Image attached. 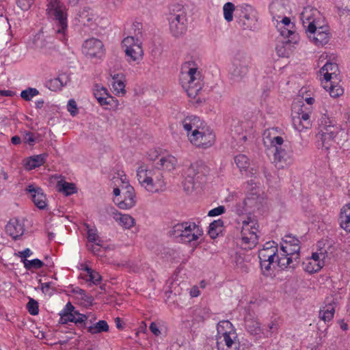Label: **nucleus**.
<instances>
[{
	"instance_id": "f3484780",
	"label": "nucleus",
	"mask_w": 350,
	"mask_h": 350,
	"mask_svg": "<svg viewBox=\"0 0 350 350\" xmlns=\"http://www.w3.org/2000/svg\"><path fill=\"white\" fill-rule=\"evenodd\" d=\"M126 192L124 194V199L122 200H114V202L117 204L118 206L122 209H129L135 205V193L134 188L128 183L125 185Z\"/></svg>"
},
{
	"instance_id": "c85d7f7f",
	"label": "nucleus",
	"mask_w": 350,
	"mask_h": 350,
	"mask_svg": "<svg viewBox=\"0 0 350 350\" xmlns=\"http://www.w3.org/2000/svg\"><path fill=\"white\" fill-rule=\"evenodd\" d=\"M47 157V154H40L30 157L27 163L26 167L29 170H32L36 167H40L43 165Z\"/></svg>"
},
{
	"instance_id": "c756f323",
	"label": "nucleus",
	"mask_w": 350,
	"mask_h": 350,
	"mask_svg": "<svg viewBox=\"0 0 350 350\" xmlns=\"http://www.w3.org/2000/svg\"><path fill=\"white\" fill-rule=\"evenodd\" d=\"M277 129L272 128L266 131L264 133L265 137L269 139L271 145L275 149L277 147H282L284 143V139L280 136H275V132Z\"/></svg>"
},
{
	"instance_id": "58836bf2",
	"label": "nucleus",
	"mask_w": 350,
	"mask_h": 350,
	"mask_svg": "<svg viewBox=\"0 0 350 350\" xmlns=\"http://www.w3.org/2000/svg\"><path fill=\"white\" fill-rule=\"evenodd\" d=\"M224 222L221 219L215 220L209 225L208 233L212 239H215L221 232Z\"/></svg>"
},
{
	"instance_id": "cd10ccee",
	"label": "nucleus",
	"mask_w": 350,
	"mask_h": 350,
	"mask_svg": "<svg viewBox=\"0 0 350 350\" xmlns=\"http://www.w3.org/2000/svg\"><path fill=\"white\" fill-rule=\"evenodd\" d=\"M334 81H323V87L327 92H329L330 96L337 98L341 96L344 90L338 85H334Z\"/></svg>"
},
{
	"instance_id": "c9c22d12",
	"label": "nucleus",
	"mask_w": 350,
	"mask_h": 350,
	"mask_svg": "<svg viewBox=\"0 0 350 350\" xmlns=\"http://www.w3.org/2000/svg\"><path fill=\"white\" fill-rule=\"evenodd\" d=\"M300 247L299 244L288 245L287 243L282 244L281 250L283 252L284 255L292 256L295 261L297 260L299 256V251Z\"/></svg>"
},
{
	"instance_id": "2eb2a0df",
	"label": "nucleus",
	"mask_w": 350,
	"mask_h": 350,
	"mask_svg": "<svg viewBox=\"0 0 350 350\" xmlns=\"http://www.w3.org/2000/svg\"><path fill=\"white\" fill-rule=\"evenodd\" d=\"M83 53L90 57H101L104 55L103 44L96 38L86 40L83 44Z\"/></svg>"
},
{
	"instance_id": "9d476101",
	"label": "nucleus",
	"mask_w": 350,
	"mask_h": 350,
	"mask_svg": "<svg viewBox=\"0 0 350 350\" xmlns=\"http://www.w3.org/2000/svg\"><path fill=\"white\" fill-rule=\"evenodd\" d=\"M258 222L250 217L243 221L241 230V246L244 249H252L258 243Z\"/></svg>"
},
{
	"instance_id": "a18cd8bd",
	"label": "nucleus",
	"mask_w": 350,
	"mask_h": 350,
	"mask_svg": "<svg viewBox=\"0 0 350 350\" xmlns=\"http://www.w3.org/2000/svg\"><path fill=\"white\" fill-rule=\"evenodd\" d=\"M39 140V135H36L35 133L30 131H25L23 135V141L24 143L29 144V146H33L36 142Z\"/></svg>"
},
{
	"instance_id": "ddd939ff",
	"label": "nucleus",
	"mask_w": 350,
	"mask_h": 350,
	"mask_svg": "<svg viewBox=\"0 0 350 350\" xmlns=\"http://www.w3.org/2000/svg\"><path fill=\"white\" fill-rule=\"evenodd\" d=\"M322 243H318V248L313 252L312 256L308 258V273H312L319 271L324 265V260L327 256V251L321 247Z\"/></svg>"
},
{
	"instance_id": "c03bdc74",
	"label": "nucleus",
	"mask_w": 350,
	"mask_h": 350,
	"mask_svg": "<svg viewBox=\"0 0 350 350\" xmlns=\"http://www.w3.org/2000/svg\"><path fill=\"white\" fill-rule=\"evenodd\" d=\"M235 6L231 2L226 3L223 7L224 16L226 21L230 22L233 19V12L234 11Z\"/></svg>"
},
{
	"instance_id": "1a4fd4ad",
	"label": "nucleus",
	"mask_w": 350,
	"mask_h": 350,
	"mask_svg": "<svg viewBox=\"0 0 350 350\" xmlns=\"http://www.w3.org/2000/svg\"><path fill=\"white\" fill-rule=\"evenodd\" d=\"M208 167L202 161H196L191 163L185 170V183H188L190 185L187 187L193 188L196 183L201 184L204 182L205 177L209 174Z\"/></svg>"
},
{
	"instance_id": "680f3d73",
	"label": "nucleus",
	"mask_w": 350,
	"mask_h": 350,
	"mask_svg": "<svg viewBox=\"0 0 350 350\" xmlns=\"http://www.w3.org/2000/svg\"><path fill=\"white\" fill-rule=\"evenodd\" d=\"M76 317V313L72 312L68 314H61L60 320L62 323H67L68 322H74Z\"/></svg>"
},
{
	"instance_id": "39448f33",
	"label": "nucleus",
	"mask_w": 350,
	"mask_h": 350,
	"mask_svg": "<svg viewBox=\"0 0 350 350\" xmlns=\"http://www.w3.org/2000/svg\"><path fill=\"white\" fill-rule=\"evenodd\" d=\"M170 236L179 239L180 241L191 243L197 241L203 234L202 229L194 222H183L175 224L169 231Z\"/></svg>"
},
{
	"instance_id": "4be33fe9",
	"label": "nucleus",
	"mask_w": 350,
	"mask_h": 350,
	"mask_svg": "<svg viewBox=\"0 0 350 350\" xmlns=\"http://www.w3.org/2000/svg\"><path fill=\"white\" fill-rule=\"evenodd\" d=\"M269 10L273 18L275 17L282 18L287 11L286 0L273 1L269 5Z\"/></svg>"
},
{
	"instance_id": "bf43d9fd",
	"label": "nucleus",
	"mask_w": 350,
	"mask_h": 350,
	"mask_svg": "<svg viewBox=\"0 0 350 350\" xmlns=\"http://www.w3.org/2000/svg\"><path fill=\"white\" fill-rule=\"evenodd\" d=\"M250 19L251 18L249 14L243 13V16H240L239 23L244 28H248L250 27V24L249 23Z\"/></svg>"
},
{
	"instance_id": "69168bd1",
	"label": "nucleus",
	"mask_w": 350,
	"mask_h": 350,
	"mask_svg": "<svg viewBox=\"0 0 350 350\" xmlns=\"http://www.w3.org/2000/svg\"><path fill=\"white\" fill-rule=\"evenodd\" d=\"M53 40H54V39L50 36L44 38L41 41L40 47L44 48V49L51 48V45L53 43Z\"/></svg>"
},
{
	"instance_id": "bb28decb",
	"label": "nucleus",
	"mask_w": 350,
	"mask_h": 350,
	"mask_svg": "<svg viewBox=\"0 0 350 350\" xmlns=\"http://www.w3.org/2000/svg\"><path fill=\"white\" fill-rule=\"evenodd\" d=\"M115 220L123 228L129 229L135 224V219L133 217L127 214H121L113 213Z\"/></svg>"
},
{
	"instance_id": "864d4df0",
	"label": "nucleus",
	"mask_w": 350,
	"mask_h": 350,
	"mask_svg": "<svg viewBox=\"0 0 350 350\" xmlns=\"http://www.w3.org/2000/svg\"><path fill=\"white\" fill-rule=\"evenodd\" d=\"M260 268L262 272V274L265 276H269L271 275V265L270 262H267L264 260H260Z\"/></svg>"
},
{
	"instance_id": "a878e982",
	"label": "nucleus",
	"mask_w": 350,
	"mask_h": 350,
	"mask_svg": "<svg viewBox=\"0 0 350 350\" xmlns=\"http://www.w3.org/2000/svg\"><path fill=\"white\" fill-rule=\"evenodd\" d=\"M79 23L83 25H90L94 20V14L90 11V8L85 7L80 10L77 18Z\"/></svg>"
},
{
	"instance_id": "13d9d810",
	"label": "nucleus",
	"mask_w": 350,
	"mask_h": 350,
	"mask_svg": "<svg viewBox=\"0 0 350 350\" xmlns=\"http://www.w3.org/2000/svg\"><path fill=\"white\" fill-rule=\"evenodd\" d=\"M88 250L91 251L95 255H100L101 245L100 243H91L87 244Z\"/></svg>"
},
{
	"instance_id": "0eeeda50",
	"label": "nucleus",
	"mask_w": 350,
	"mask_h": 350,
	"mask_svg": "<svg viewBox=\"0 0 350 350\" xmlns=\"http://www.w3.org/2000/svg\"><path fill=\"white\" fill-rule=\"evenodd\" d=\"M168 17L170 30L174 37H180L187 31V18L180 5H174Z\"/></svg>"
},
{
	"instance_id": "5701e85b",
	"label": "nucleus",
	"mask_w": 350,
	"mask_h": 350,
	"mask_svg": "<svg viewBox=\"0 0 350 350\" xmlns=\"http://www.w3.org/2000/svg\"><path fill=\"white\" fill-rule=\"evenodd\" d=\"M158 164L160 165V167L158 168L159 170L170 172L176 168L177 159L172 154H167L162 156L159 159Z\"/></svg>"
},
{
	"instance_id": "774afa93",
	"label": "nucleus",
	"mask_w": 350,
	"mask_h": 350,
	"mask_svg": "<svg viewBox=\"0 0 350 350\" xmlns=\"http://www.w3.org/2000/svg\"><path fill=\"white\" fill-rule=\"evenodd\" d=\"M88 239L89 242L90 243H96L98 240V237L96 233V232L90 229L88 231Z\"/></svg>"
},
{
	"instance_id": "0e129e2a",
	"label": "nucleus",
	"mask_w": 350,
	"mask_h": 350,
	"mask_svg": "<svg viewBox=\"0 0 350 350\" xmlns=\"http://www.w3.org/2000/svg\"><path fill=\"white\" fill-rule=\"evenodd\" d=\"M90 281L92 282L94 284H98L101 280V275L96 271L91 272V274L89 275Z\"/></svg>"
},
{
	"instance_id": "09e8293b",
	"label": "nucleus",
	"mask_w": 350,
	"mask_h": 350,
	"mask_svg": "<svg viewBox=\"0 0 350 350\" xmlns=\"http://www.w3.org/2000/svg\"><path fill=\"white\" fill-rule=\"evenodd\" d=\"M287 153L282 147H277L273 154V159L275 162H282L286 161Z\"/></svg>"
},
{
	"instance_id": "6e6552de",
	"label": "nucleus",
	"mask_w": 350,
	"mask_h": 350,
	"mask_svg": "<svg viewBox=\"0 0 350 350\" xmlns=\"http://www.w3.org/2000/svg\"><path fill=\"white\" fill-rule=\"evenodd\" d=\"M304 94L302 95L299 94L295 99L292 104V122L293 127L296 131L300 133L304 132L305 126L304 122L306 121V107H305V102L306 98H304Z\"/></svg>"
},
{
	"instance_id": "f8f14e48",
	"label": "nucleus",
	"mask_w": 350,
	"mask_h": 350,
	"mask_svg": "<svg viewBox=\"0 0 350 350\" xmlns=\"http://www.w3.org/2000/svg\"><path fill=\"white\" fill-rule=\"evenodd\" d=\"M332 123V121L325 114L321 120V145L322 148H325L326 150H328L332 145L334 139L337 133V129Z\"/></svg>"
},
{
	"instance_id": "20e7f679",
	"label": "nucleus",
	"mask_w": 350,
	"mask_h": 350,
	"mask_svg": "<svg viewBox=\"0 0 350 350\" xmlns=\"http://www.w3.org/2000/svg\"><path fill=\"white\" fill-rule=\"evenodd\" d=\"M137 176L139 184L149 192H158L165 185L163 176L158 168L148 170L141 165L137 170Z\"/></svg>"
},
{
	"instance_id": "79ce46f5",
	"label": "nucleus",
	"mask_w": 350,
	"mask_h": 350,
	"mask_svg": "<svg viewBox=\"0 0 350 350\" xmlns=\"http://www.w3.org/2000/svg\"><path fill=\"white\" fill-rule=\"evenodd\" d=\"M293 258L292 256H285L284 254H282L281 257H278L277 260L278 266L282 269L289 268H294L295 264L293 262Z\"/></svg>"
},
{
	"instance_id": "423d86ee",
	"label": "nucleus",
	"mask_w": 350,
	"mask_h": 350,
	"mask_svg": "<svg viewBox=\"0 0 350 350\" xmlns=\"http://www.w3.org/2000/svg\"><path fill=\"white\" fill-rule=\"evenodd\" d=\"M250 64L251 57L245 51H238L234 57L230 69V80L233 83L242 81L248 73Z\"/></svg>"
},
{
	"instance_id": "37998d69",
	"label": "nucleus",
	"mask_w": 350,
	"mask_h": 350,
	"mask_svg": "<svg viewBox=\"0 0 350 350\" xmlns=\"http://www.w3.org/2000/svg\"><path fill=\"white\" fill-rule=\"evenodd\" d=\"M23 262L26 269L30 270L31 269H39L44 266V262L40 259L35 258L31 260L23 259Z\"/></svg>"
},
{
	"instance_id": "f704fd0d",
	"label": "nucleus",
	"mask_w": 350,
	"mask_h": 350,
	"mask_svg": "<svg viewBox=\"0 0 350 350\" xmlns=\"http://www.w3.org/2000/svg\"><path fill=\"white\" fill-rule=\"evenodd\" d=\"M280 35L282 37V40L288 41L291 43H297L298 35L295 31L290 29L288 27H280L279 28Z\"/></svg>"
},
{
	"instance_id": "5fc2aeb1",
	"label": "nucleus",
	"mask_w": 350,
	"mask_h": 350,
	"mask_svg": "<svg viewBox=\"0 0 350 350\" xmlns=\"http://www.w3.org/2000/svg\"><path fill=\"white\" fill-rule=\"evenodd\" d=\"M264 83L266 84V85L262 89V97H263L264 98H266L269 95V92L270 90L273 86V83L272 80L269 78H265L264 80Z\"/></svg>"
},
{
	"instance_id": "ea45409f",
	"label": "nucleus",
	"mask_w": 350,
	"mask_h": 350,
	"mask_svg": "<svg viewBox=\"0 0 350 350\" xmlns=\"http://www.w3.org/2000/svg\"><path fill=\"white\" fill-rule=\"evenodd\" d=\"M217 336H226L232 332V325L229 321H221L217 326Z\"/></svg>"
},
{
	"instance_id": "9b49d317",
	"label": "nucleus",
	"mask_w": 350,
	"mask_h": 350,
	"mask_svg": "<svg viewBox=\"0 0 350 350\" xmlns=\"http://www.w3.org/2000/svg\"><path fill=\"white\" fill-rule=\"evenodd\" d=\"M190 142L196 146L207 148L213 146L215 135L213 131L204 126L199 132L187 133Z\"/></svg>"
},
{
	"instance_id": "a211bd4d",
	"label": "nucleus",
	"mask_w": 350,
	"mask_h": 350,
	"mask_svg": "<svg viewBox=\"0 0 350 350\" xmlns=\"http://www.w3.org/2000/svg\"><path fill=\"white\" fill-rule=\"evenodd\" d=\"M235 333L233 332L226 336H217V347L218 350H237L238 345L235 342Z\"/></svg>"
},
{
	"instance_id": "4468645a",
	"label": "nucleus",
	"mask_w": 350,
	"mask_h": 350,
	"mask_svg": "<svg viewBox=\"0 0 350 350\" xmlns=\"http://www.w3.org/2000/svg\"><path fill=\"white\" fill-rule=\"evenodd\" d=\"M122 44L126 47V55L129 57V61H139L142 59L143 55V50L141 46V43H139V40H135L133 36H128L125 38Z\"/></svg>"
},
{
	"instance_id": "052dcab7",
	"label": "nucleus",
	"mask_w": 350,
	"mask_h": 350,
	"mask_svg": "<svg viewBox=\"0 0 350 350\" xmlns=\"http://www.w3.org/2000/svg\"><path fill=\"white\" fill-rule=\"evenodd\" d=\"M73 292L77 295H81V299L84 301H86L88 302H92L93 301L92 297L87 295L85 294V291L81 288H77L76 289L73 290Z\"/></svg>"
},
{
	"instance_id": "dca6fc26",
	"label": "nucleus",
	"mask_w": 350,
	"mask_h": 350,
	"mask_svg": "<svg viewBox=\"0 0 350 350\" xmlns=\"http://www.w3.org/2000/svg\"><path fill=\"white\" fill-rule=\"evenodd\" d=\"M25 191L31 194L33 202L38 208L44 209L46 208V198L40 187L29 185L26 187Z\"/></svg>"
},
{
	"instance_id": "603ef678",
	"label": "nucleus",
	"mask_w": 350,
	"mask_h": 350,
	"mask_svg": "<svg viewBox=\"0 0 350 350\" xmlns=\"http://www.w3.org/2000/svg\"><path fill=\"white\" fill-rule=\"evenodd\" d=\"M75 313H76L75 323L81 327H85V321L88 319V317L85 314L79 313L78 311L75 312Z\"/></svg>"
},
{
	"instance_id": "412c9836",
	"label": "nucleus",
	"mask_w": 350,
	"mask_h": 350,
	"mask_svg": "<svg viewBox=\"0 0 350 350\" xmlns=\"http://www.w3.org/2000/svg\"><path fill=\"white\" fill-rule=\"evenodd\" d=\"M320 72L323 75L324 81H332L335 78L338 80V66L336 63L327 62L321 69Z\"/></svg>"
},
{
	"instance_id": "e2e57ef3",
	"label": "nucleus",
	"mask_w": 350,
	"mask_h": 350,
	"mask_svg": "<svg viewBox=\"0 0 350 350\" xmlns=\"http://www.w3.org/2000/svg\"><path fill=\"white\" fill-rule=\"evenodd\" d=\"M225 212V207L224 206H219L209 211L208 215L210 217H215L221 215Z\"/></svg>"
},
{
	"instance_id": "49530a36",
	"label": "nucleus",
	"mask_w": 350,
	"mask_h": 350,
	"mask_svg": "<svg viewBox=\"0 0 350 350\" xmlns=\"http://www.w3.org/2000/svg\"><path fill=\"white\" fill-rule=\"evenodd\" d=\"M234 162L241 171L249 167V159L245 154L237 155L234 157Z\"/></svg>"
},
{
	"instance_id": "6ab92c4d",
	"label": "nucleus",
	"mask_w": 350,
	"mask_h": 350,
	"mask_svg": "<svg viewBox=\"0 0 350 350\" xmlns=\"http://www.w3.org/2000/svg\"><path fill=\"white\" fill-rule=\"evenodd\" d=\"M183 126L189 133L199 132L205 125L199 117L190 116L186 117L182 122Z\"/></svg>"
},
{
	"instance_id": "3c124183",
	"label": "nucleus",
	"mask_w": 350,
	"mask_h": 350,
	"mask_svg": "<svg viewBox=\"0 0 350 350\" xmlns=\"http://www.w3.org/2000/svg\"><path fill=\"white\" fill-rule=\"evenodd\" d=\"M94 97L97 99L99 97L108 96L107 90L104 87H100L98 84L94 85L93 89Z\"/></svg>"
},
{
	"instance_id": "f03ea898",
	"label": "nucleus",
	"mask_w": 350,
	"mask_h": 350,
	"mask_svg": "<svg viewBox=\"0 0 350 350\" xmlns=\"http://www.w3.org/2000/svg\"><path fill=\"white\" fill-rule=\"evenodd\" d=\"M308 39L317 46H322L329 41L328 27L325 17L316 8L310 10L308 15Z\"/></svg>"
},
{
	"instance_id": "4c0bfd02",
	"label": "nucleus",
	"mask_w": 350,
	"mask_h": 350,
	"mask_svg": "<svg viewBox=\"0 0 350 350\" xmlns=\"http://www.w3.org/2000/svg\"><path fill=\"white\" fill-rule=\"evenodd\" d=\"M335 308L333 304H328L321 309L319 311V317L324 322H329L334 317Z\"/></svg>"
},
{
	"instance_id": "338daca9",
	"label": "nucleus",
	"mask_w": 350,
	"mask_h": 350,
	"mask_svg": "<svg viewBox=\"0 0 350 350\" xmlns=\"http://www.w3.org/2000/svg\"><path fill=\"white\" fill-rule=\"evenodd\" d=\"M97 100L101 106L109 105H111L112 97L108 94V96L97 98Z\"/></svg>"
},
{
	"instance_id": "8fccbe9b",
	"label": "nucleus",
	"mask_w": 350,
	"mask_h": 350,
	"mask_svg": "<svg viewBox=\"0 0 350 350\" xmlns=\"http://www.w3.org/2000/svg\"><path fill=\"white\" fill-rule=\"evenodd\" d=\"M27 308L31 315L38 314L39 312L38 301L33 298H29V302L27 304Z\"/></svg>"
},
{
	"instance_id": "4d7b16f0",
	"label": "nucleus",
	"mask_w": 350,
	"mask_h": 350,
	"mask_svg": "<svg viewBox=\"0 0 350 350\" xmlns=\"http://www.w3.org/2000/svg\"><path fill=\"white\" fill-rule=\"evenodd\" d=\"M35 0H17L16 3L17 5L22 10H28L31 6L33 5Z\"/></svg>"
},
{
	"instance_id": "f257e3e1",
	"label": "nucleus",
	"mask_w": 350,
	"mask_h": 350,
	"mask_svg": "<svg viewBox=\"0 0 350 350\" xmlns=\"http://www.w3.org/2000/svg\"><path fill=\"white\" fill-rule=\"evenodd\" d=\"M180 82L189 97L196 99L197 103L202 102L198 96L202 88L201 74L194 62H186L182 65Z\"/></svg>"
},
{
	"instance_id": "7ed1b4c3",
	"label": "nucleus",
	"mask_w": 350,
	"mask_h": 350,
	"mask_svg": "<svg viewBox=\"0 0 350 350\" xmlns=\"http://www.w3.org/2000/svg\"><path fill=\"white\" fill-rule=\"evenodd\" d=\"M46 13L54 20L53 31L57 39L67 40V14L64 5L58 0H50L47 3Z\"/></svg>"
},
{
	"instance_id": "473e14b6",
	"label": "nucleus",
	"mask_w": 350,
	"mask_h": 350,
	"mask_svg": "<svg viewBox=\"0 0 350 350\" xmlns=\"http://www.w3.org/2000/svg\"><path fill=\"white\" fill-rule=\"evenodd\" d=\"M274 243H275L273 242L271 245L270 243H267V246H264V247L259 251L258 258L260 260H264V261H265L266 259H269L271 256H275L277 247L273 245Z\"/></svg>"
},
{
	"instance_id": "6e6d98bb",
	"label": "nucleus",
	"mask_w": 350,
	"mask_h": 350,
	"mask_svg": "<svg viewBox=\"0 0 350 350\" xmlns=\"http://www.w3.org/2000/svg\"><path fill=\"white\" fill-rule=\"evenodd\" d=\"M67 109L72 116H75L78 113L77 103L74 99H70L68 100Z\"/></svg>"
},
{
	"instance_id": "de8ad7c7",
	"label": "nucleus",
	"mask_w": 350,
	"mask_h": 350,
	"mask_svg": "<svg viewBox=\"0 0 350 350\" xmlns=\"http://www.w3.org/2000/svg\"><path fill=\"white\" fill-rule=\"evenodd\" d=\"M39 94V91L34 88H28L23 90L21 93V97L25 101H30L33 97Z\"/></svg>"
},
{
	"instance_id": "aec40b11",
	"label": "nucleus",
	"mask_w": 350,
	"mask_h": 350,
	"mask_svg": "<svg viewBox=\"0 0 350 350\" xmlns=\"http://www.w3.org/2000/svg\"><path fill=\"white\" fill-rule=\"evenodd\" d=\"M24 230L23 224L15 218L10 219L5 226L7 234L15 240L23 234Z\"/></svg>"
},
{
	"instance_id": "b1692460",
	"label": "nucleus",
	"mask_w": 350,
	"mask_h": 350,
	"mask_svg": "<svg viewBox=\"0 0 350 350\" xmlns=\"http://www.w3.org/2000/svg\"><path fill=\"white\" fill-rule=\"evenodd\" d=\"M257 198L254 194L247 196L241 203L237 204L235 207L236 213L239 215L246 213L248 211L247 208L255 206Z\"/></svg>"
},
{
	"instance_id": "7c9ffc66",
	"label": "nucleus",
	"mask_w": 350,
	"mask_h": 350,
	"mask_svg": "<svg viewBox=\"0 0 350 350\" xmlns=\"http://www.w3.org/2000/svg\"><path fill=\"white\" fill-rule=\"evenodd\" d=\"M339 219L341 228L350 232V205L341 209Z\"/></svg>"
},
{
	"instance_id": "2f4dec72",
	"label": "nucleus",
	"mask_w": 350,
	"mask_h": 350,
	"mask_svg": "<svg viewBox=\"0 0 350 350\" xmlns=\"http://www.w3.org/2000/svg\"><path fill=\"white\" fill-rule=\"evenodd\" d=\"M245 326L246 330L251 335L256 336L261 333L260 324L254 319L246 318L245 320Z\"/></svg>"
},
{
	"instance_id": "393cba45",
	"label": "nucleus",
	"mask_w": 350,
	"mask_h": 350,
	"mask_svg": "<svg viewBox=\"0 0 350 350\" xmlns=\"http://www.w3.org/2000/svg\"><path fill=\"white\" fill-rule=\"evenodd\" d=\"M293 44L288 41L278 40L275 45V51L278 57H288L291 53Z\"/></svg>"
},
{
	"instance_id": "72a5a7b5",
	"label": "nucleus",
	"mask_w": 350,
	"mask_h": 350,
	"mask_svg": "<svg viewBox=\"0 0 350 350\" xmlns=\"http://www.w3.org/2000/svg\"><path fill=\"white\" fill-rule=\"evenodd\" d=\"M112 77L113 82H112V87L113 88V90L117 94H124L125 91V85L123 81L124 76L122 74H115Z\"/></svg>"
},
{
	"instance_id": "e433bc0d",
	"label": "nucleus",
	"mask_w": 350,
	"mask_h": 350,
	"mask_svg": "<svg viewBox=\"0 0 350 350\" xmlns=\"http://www.w3.org/2000/svg\"><path fill=\"white\" fill-rule=\"evenodd\" d=\"M58 191L64 193L66 196H70L77 192V187L72 183H68L66 181H58L57 183Z\"/></svg>"
},
{
	"instance_id": "a19ab883",
	"label": "nucleus",
	"mask_w": 350,
	"mask_h": 350,
	"mask_svg": "<svg viewBox=\"0 0 350 350\" xmlns=\"http://www.w3.org/2000/svg\"><path fill=\"white\" fill-rule=\"evenodd\" d=\"M109 325L106 321L100 320L94 325L88 327V332L91 334H98L103 332H108Z\"/></svg>"
}]
</instances>
